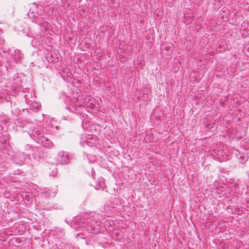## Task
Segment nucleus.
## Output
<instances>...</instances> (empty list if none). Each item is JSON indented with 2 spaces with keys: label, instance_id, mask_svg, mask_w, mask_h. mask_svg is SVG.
Here are the masks:
<instances>
[{
  "label": "nucleus",
  "instance_id": "6",
  "mask_svg": "<svg viewBox=\"0 0 249 249\" xmlns=\"http://www.w3.org/2000/svg\"><path fill=\"white\" fill-rule=\"evenodd\" d=\"M22 54L19 50H16L15 51V57L16 59H18V61L20 60V58H22Z\"/></svg>",
  "mask_w": 249,
  "mask_h": 249
},
{
  "label": "nucleus",
  "instance_id": "2",
  "mask_svg": "<svg viewBox=\"0 0 249 249\" xmlns=\"http://www.w3.org/2000/svg\"><path fill=\"white\" fill-rule=\"evenodd\" d=\"M49 173L50 176L55 177L57 174V169L56 165L54 164H48Z\"/></svg>",
  "mask_w": 249,
  "mask_h": 249
},
{
  "label": "nucleus",
  "instance_id": "9",
  "mask_svg": "<svg viewBox=\"0 0 249 249\" xmlns=\"http://www.w3.org/2000/svg\"><path fill=\"white\" fill-rule=\"evenodd\" d=\"M28 16L31 18H36L35 15L33 13H29L28 14Z\"/></svg>",
  "mask_w": 249,
  "mask_h": 249
},
{
  "label": "nucleus",
  "instance_id": "1",
  "mask_svg": "<svg viewBox=\"0 0 249 249\" xmlns=\"http://www.w3.org/2000/svg\"><path fill=\"white\" fill-rule=\"evenodd\" d=\"M57 160L61 164H67L70 160V157L66 152L60 151L57 155Z\"/></svg>",
  "mask_w": 249,
  "mask_h": 249
},
{
  "label": "nucleus",
  "instance_id": "11",
  "mask_svg": "<svg viewBox=\"0 0 249 249\" xmlns=\"http://www.w3.org/2000/svg\"><path fill=\"white\" fill-rule=\"evenodd\" d=\"M40 134V132H39V133H37V135H39Z\"/></svg>",
  "mask_w": 249,
  "mask_h": 249
},
{
  "label": "nucleus",
  "instance_id": "5",
  "mask_svg": "<svg viewBox=\"0 0 249 249\" xmlns=\"http://www.w3.org/2000/svg\"><path fill=\"white\" fill-rule=\"evenodd\" d=\"M105 187V185L103 181H100L95 186V189L96 190H104Z\"/></svg>",
  "mask_w": 249,
  "mask_h": 249
},
{
  "label": "nucleus",
  "instance_id": "8",
  "mask_svg": "<svg viewBox=\"0 0 249 249\" xmlns=\"http://www.w3.org/2000/svg\"><path fill=\"white\" fill-rule=\"evenodd\" d=\"M25 148L26 149L28 150L29 151V152H28L27 155H29L30 154V151H32V146L30 145V144H27L25 146Z\"/></svg>",
  "mask_w": 249,
  "mask_h": 249
},
{
  "label": "nucleus",
  "instance_id": "3",
  "mask_svg": "<svg viewBox=\"0 0 249 249\" xmlns=\"http://www.w3.org/2000/svg\"><path fill=\"white\" fill-rule=\"evenodd\" d=\"M87 144L89 146H93L96 144V139L94 137L89 136L85 141Z\"/></svg>",
  "mask_w": 249,
  "mask_h": 249
},
{
  "label": "nucleus",
  "instance_id": "4",
  "mask_svg": "<svg viewBox=\"0 0 249 249\" xmlns=\"http://www.w3.org/2000/svg\"><path fill=\"white\" fill-rule=\"evenodd\" d=\"M41 143L42 145L45 147L50 148L53 146V143L47 138L42 141Z\"/></svg>",
  "mask_w": 249,
  "mask_h": 249
},
{
  "label": "nucleus",
  "instance_id": "10",
  "mask_svg": "<svg viewBox=\"0 0 249 249\" xmlns=\"http://www.w3.org/2000/svg\"><path fill=\"white\" fill-rule=\"evenodd\" d=\"M33 22L36 23V24H41L42 23V22L41 21H40V20H38V19H34L33 20Z\"/></svg>",
  "mask_w": 249,
  "mask_h": 249
},
{
  "label": "nucleus",
  "instance_id": "7",
  "mask_svg": "<svg viewBox=\"0 0 249 249\" xmlns=\"http://www.w3.org/2000/svg\"><path fill=\"white\" fill-rule=\"evenodd\" d=\"M248 156H240L239 157V162L241 163L244 164L248 161Z\"/></svg>",
  "mask_w": 249,
  "mask_h": 249
}]
</instances>
